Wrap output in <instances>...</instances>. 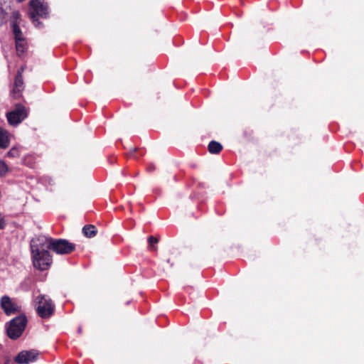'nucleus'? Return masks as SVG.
Masks as SVG:
<instances>
[{
  "instance_id": "f257e3e1",
  "label": "nucleus",
  "mask_w": 364,
  "mask_h": 364,
  "mask_svg": "<svg viewBox=\"0 0 364 364\" xmlns=\"http://www.w3.org/2000/svg\"><path fill=\"white\" fill-rule=\"evenodd\" d=\"M46 241L47 237L43 235L33 238L31 241L33 266L41 271L48 269L52 263Z\"/></svg>"
},
{
  "instance_id": "f03ea898",
  "label": "nucleus",
  "mask_w": 364,
  "mask_h": 364,
  "mask_svg": "<svg viewBox=\"0 0 364 364\" xmlns=\"http://www.w3.org/2000/svg\"><path fill=\"white\" fill-rule=\"evenodd\" d=\"M37 302V313L43 318L50 317L54 312V304L52 300L46 295H40L36 299Z\"/></svg>"
},
{
  "instance_id": "7ed1b4c3",
  "label": "nucleus",
  "mask_w": 364,
  "mask_h": 364,
  "mask_svg": "<svg viewBox=\"0 0 364 364\" xmlns=\"http://www.w3.org/2000/svg\"><path fill=\"white\" fill-rule=\"evenodd\" d=\"M27 323L25 316H19L12 319L7 326V333L10 338L16 339L23 332Z\"/></svg>"
},
{
  "instance_id": "20e7f679",
  "label": "nucleus",
  "mask_w": 364,
  "mask_h": 364,
  "mask_svg": "<svg viewBox=\"0 0 364 364\" xmlns=\"http://www.w3.org/2000/svg\"><path fill=\"white\" fill-rule=\"evenodd\" d=\"M47 245H48L49 249H52L55 252L60 255H66L72 252L75 245L71 242H69L66 240L59 239L53 240L52 238L47 237Z\"/></svg>"
},
{
  "instance_id": "39448f33",
  "label": "nucleus",
  "mask_w": 364,
  "mask_h": 364,
  "mask_svg": "<svg viewBox=\"0 0 364 364\" xmlns=\"http://www.w3.org/2000/svg\"><path fill=\"white\" fill-rule=\"evenodd\" d=\"M30 17L34 25L36 27H38L40 21L36 18V16L46 17L48 14V7L40 0H31L30 2Z\"/></svg>"
},
{
  "instance_id": "423d86ee",
  "label": "nucleus",
  "mask_w": 364,
  "mask_h": 364,
  "mask_svg": "<svg viewBox=\"0 0 364 364\" xmlns=\"http://www.w3.org/2000/svg\"><path fill=\"white\" fill-rule=\"evenodd\" d=\"M26 112L21 105H16L14 110L8 112L6 114L9 123L11 125H17L26 117Z\"/></svg>"
},
{
  "instance_id": "0eeeda50",
  "label": "nucleus",
  "mask_w": 364,
  "mask_h": 364,
  "mask_svg": "<svg viewBox=\"0 0 364 364\" xmlns=\"http://www.w3.org/2000/svg\"><path fill=\"white\" fill-rule=\"evenodd\" d=\"M38 355V353L36 350L21 351L15 358V362L18 364H28L35 361Z\"/></svg>"
},
{
  "instance_id": "6e6552de",
  "label": "nucleus",
  "mask_w": 364,
  "mask_h": 364,
  "mask_svg": "<svg viewBox=\"0 0 364 364\" xmlns=\"http://www.w3.org/2000/svg\"><path fill=\"white\" fill-rule=\"evenodd\" d=\"M1 307L7 315L14 314L19 310L18 306L8 296L1 297Z\"/></svg>"
},
{
  "instance_id": "1a4fd4ad",
  "label": "nucleus",
  "mask_w": 364,
  "mask_h": 364,
  "mask_svg": "<svg viewBox=\"0 0 364 364\" xmlns=\"http://www.w3.org/2000/svg\"><path fill=\"white\" fill-rule=\"evenodd\" d=\"M23 89V82L22 78L21 72L18 71L14 81V87L13 93L16 97L20 96L21 91Z\"/></svg>"
},
{
  "instance_id": "9d476101",
  "label": "nucleus",
  "mask_w": 364,
  "mask_h": 364,
  "mask_svg": "<svg viewBox=\"0 0 364 364\" xmlns=\"http://www.w3.org/2000/svg\"><path fill=\"white\" fill-rule=\"evenodd\" d=\"M9 144V133L0 128V148L5 149Z\"/></svg>"
},
{
  "instance_id": "9b49d317",
  "label": "nucleus",
  "mask_w": 364,
  "mask_h": 364,
  "mask_svg": "<svg viewBox=\"0 0 364 364\" xmlns=\"http://www.w3.org/2000/svg\"><path fill=\"white\" fill-rule=\"evenodd\" d=\"M222 149V145L215 141H212L208 144V150L211 154H218Z\"/></svg>"
},
{
  "instance_id": "f8f14e48",
  "label": "nucleus",
  "mask_w": 364,
  "mask_h": 364,
  "mask_svg": "<svg viewBox=\"0 0 364 364\" xmlns=\"http://www.w3.org/2000/svg\"><path fill=\"white\" fill-rule=\"evenodd\" d=\"M15 41L17 53L18 55L23 54L26 49V43L25 41V39H18Z\"/></svg>"
},
{
  "instance_id": "ddd939ff",
  "label": "nucleus",
  "mask_w": 364,
  "mask_h": 364,
  "mask_svg": "<svg viewBox=\"0 0 364 364\" xmlns=\"http://www.w3.org/2000/svg\"><path fill=\"white\" fill-rule=\"evenodd\" d=\"M82 232L87 237L91 238L96 235L97 230L94 225H90L85 226L82 229Z\"/></svg>"
},
{
  "instance_id": "4468645a",
  "label": "nucleus",
  "mask_w": 364,
  "mask_h": 364,
  "mask_svg": "<svg viewBox=\"0 0 364 364\" xmlns=\"http://www.w3.org/2000/svg\"><path fill=\"white\" fill-rule=\"evenodd\" d=\"M11 27L14 35L15 41L23 38L22 32L19 28L18 24H15L14 23H13V26H11Z\"/></svg>"
},
{
  "instance_id": "2eb2a0df",
  "label": "nucleus",
  "mask_w": 364,
  "mask_h": 364,
  "mask_svg": "<svg viewBox=\"0 0 364 364\" xmlns=\"http://www.w3.org/2000/svg\"><path fill=\"white\" fill-rule=\"evenodd\" d=\"M20 17L21 16H20V14L18 11H14L10 17V25L13 26V23H14L15 24L19 25L20 21H21Z\"/></svg>"
},
{
  "instance_id": "dca6fc26",
  "label": "nucleus",
  "mask_w": 364,
  "mask_h": 364,
  "mask_svg": "<svg viewBox=\"0 0 364 364\" xmlns=\"http://www.w3.org/2000/svg\"><path fill=\"white\" fill-rule=\"evenodd\" d=\"M7 164L2 160H0V175H4L8 172Z\"/></svg>"
},
{
  "instance_id": "f3484780",
  "label": "nucleus",
  "mask_w": 364,
  "mask_h": 364,
  "mask_svg": "<svg viewBox=\"0 0 364 364\" xmlns=\"http://www.w3.org/2000/svg\"><path fill=\"white\" fill-rule=\"evenodd\" d=\"M9 157H17L19 156V150L16 147L11 148L7 154Z\"/></svg>"
},
{
  "instance_id": "a211bd4d",
  "label": "nucleus",
  "mask_w": 364,
  "mask_h": 364,
  "mask_svg": "<svg viewBox=\"0 0 364 364\" xmlns=\"http://www.w3.org/2000/svg\"><path fill=\"white\" fill-rule=\"evenodd\" d=\"M6 222L4 215L0 214V229H4L6 226Z\"/></svg>"
},
{
  "instance_id": "6ab92c4d",
  "label": "nucleus",
  "mask_w": 364,
  "mask_h": 364,
  "mask_svg": "<svg viewBox=\"0 0 364 364\" xmlns=\"http://www.w3.org/2000/svg\"><path fill=\"white\" fill-rule=\"evenodd\" d=\"M148 242L149 243L150 245H152L153 244H156L158 242V240L153 237V236H150L149 238H148Z\"/></svg>"
},
{
  "instance_id": "aec40b11",
  "label": "nucleus",
  "mask_w": 364,
  "mask_h": 364,
  "mask_svg": "<svg viewBox=\"0 0 364 364\" xmlns=\"http://www.w3.org/2000/svg\"><path fill=\"white\" fill-rule=\"evenodd\" d=\"M5 364H9V360L5 363Z\"/></svg>"
}]
</instances>
